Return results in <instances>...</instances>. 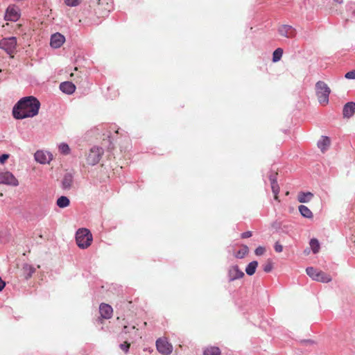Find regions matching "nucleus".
I'll return each mask as SVG.
<instances>
[{
	"mask_svg": "<svg viewBox=\"0 0 355 355\" xmlns=\"http://www.w3.org/2000/svg\"><path fill=\"white\" fill-rule=\"evenodd\" d=\"M9 157L8 154H2L0 155V163L3 164Z\"/></svg>",
	"mask_w": 355,
	"mask_h": 355,
	"instance_id": "obj_37",
	"label": "nucleus"
},
{
	"mask_svg": "<svg viewBox=\"0 0 355 355\" xmlns=\"http://www.w3.org/2000/svg\"><path fill=\"white\" fill-rule=\"evenodd\" d=\"M20 17L19 9L15 6H10L6 9L5 19L7 21H16Z\"/></svg>",
	"mask_w": 355,
	"mask_h": 355,
	"instance_id": "obj_11",
	"label": "nucleus"
},
{
	"mask_svg": "<svg viewBox=\"0 0 355 355\" xmlns=\"http://www.w3.org/2000/svg\"><path fill=\"white\" fill-rule=\"evenodd\" d=\"M6 286V283L0 277V291H1Z\"/></svg>",
	"mask_w": 355,
	"mask_h": 355,
	"instance_id": "obj_39",
	"label": "nucleus"
},
{
	"mask_svg": "<svg viewBox=\"0 0 355 355\" xmlns=\"http://www.w3.org/2000/svg\"><path fill=\"white\" fill-rule=\"evenodd\" d=\"M252 235V232L248 231L241 234L242 239H247L251 237Z\"/></svg>",
	"mask_w": 355,
	"mask_h": 355,
	"instance_id": "obj_38",
	"label": "nucleus"
},
{
	"mask_svg": "<svg viewBox=\"0 0 355 355\" xmlns=\"http://www.w3.org/2000/svg\"><path fill=\"white\" fill-rule=\"evenodd\" d=\"M258 266V262L257 261H253L250 262L245 268V272L247 275L251 276L255 273L257 267Z\"/></svg>",
	"mask_w": 355,
	"mask_h": 355,
	"instance_id": "obj_24",
	"label": "nucleus"
},
{
	"mask_svg": "<svg viewBox=\"0 0 355 355\" xmlns=\"http://www.w3.org/2000/svg\"><path fill=\"white\" fill-rule=\"evenodd\" d=\"M313 196L311 192H300L297 196V200L300 202L306 203L309 202Z\"/></svg>",
	"mask_w": 355,
	"mask_h": 355,
	"instance_id": "obj_21",
	"label": "nucleus"
},
{
	"mask_svg": "<svg viewBox=\"0 0 355 355\" xmlns=\"http://www.w3.org/2000/svg\"><path fill=\"white\" fill-rule=\"evenodd\" d=\"M345 77L347 79H355V70L346 73Z\"/></svg>",
	"mask_w": 355,
	"mask_h": 355,
	"instance_id": "obj_35",
	"label": "nucleus"
},
{
	"mask_svg": "<svg viewBox=\"0 0 355 355\" xmlns=\"http://www.w3.org/2000/svg\"><path fill=\"white\" fill-rule=\"evenodd\" d=\"M276 175L277 174H275L274 175H270V184H271V189H272V193H274V196H275V199L277 200L278 199V193L279 192V187L278 185V183H277V181L276 179Z\"/></svg>",
	"mask_w": 355,
	"mask_h": 355,
	"instance_id": "obj_19",
	"label": "nucleus"
},
{
	"mask_svg": "<svg viewBox=\"0 0 355 355\" xmlns=\"http://www.w3.org/2000/svg\"><path fill=\"white\" fill-rule=\"evenodd\" d=\"M265 252H266L265 248H263L262 246H259L258 248H256L254 253L257 256H261V255L263 254Z\"/></svg>",
	"mask_w": 355,
	"mask_h": 355,
	"instance_id": "obj_34",
	"label": "nucleus"
},
{
	"mask_svg": "<svg viewBox=\"0 0 355 355\" xmlns=\"http://www.w3.org/2000/svg\"><path fill=\"white\" fill-rule=\"evenodd\" d=\"M329 146L330 139L328 137L322 136L318 142V147L323 153L327 150Z\"/></svg>",
	"mask_w": 355,
	"mask_h": 355,
	"instance_id": "obj_20",
	"label": "nucleus"
},
{
	"mask_svg": "<svg viewBox=\"0 0 355 355\" xmlns=\"http://www.w3.org/2000/svg\"><path fill=\"white\" fill-rule=\"evenodd\" d=\"M69 204H70L69 199L67 197L64 196L58 198L56 201V205L60 208H65V207H68L69 205Z\"/></svg>",
	"mask_w": 355,
	"mask_h": 355,
	"instance_id": "obj_22",
	"label": "nucleus"
},
{
	"mask_svg": "<svg viewBox=\"0 0 355 355\" xmlns=\"http://www.w3.org/2000/svg\"><path fill=\"white\" fill-rule=\"evenodd\" d=\"M35 159L42 164H48L53 159V155L49 152L37 150L35 153Z\"/></svg>",
	"mask_w": 355,
	"mask_h": 355,
	"instance_id": "obj_10",
	"label": "nucleus"
},
{
	"mask_svg": "<svg viewBox=\"0 0 355 355\" xmlns=\"http://www.w3.org/2000/svg\"><path fill=\"white\" fill-rule=\"evenodd\" d=\"M65 37L59 33L53 34L51 37L50 44L54 49L60 48L64 42Z\"/></svg>",
	"mask_w": 355,
	"mask_h": 355,
	"instance_id": "obj_12",
	"label": "nucleus"
},
{
	"mask_svg": "<svg viewBox=\"0 0 355 355\" xmlns=\"http://www.w3.org/2000/svg\"><path fill=\"white\" fill-rule=\"evenodd\" d=\"M17 46V40L15 37L3 38L0 41V48L8 54L14 53Z\"/></svg>",
	"mask_w": 355,
	"mask_h": 355,
	"instance_id": "obj_7",
	"label": "nucleus"
},
{
	"mask_svg": "<svg viewBox=\"0 0 355 355\" xmlns=\"http://www.w3.org/2000/svg\"><path fill=\"white\" fill-rule=\"evenodd\" d=\"M249 249L247 245H243L241 248L235 252L234 256L237 259H243L248 253Z\"/></svg>",
	"mask_w": 355,
	"mask_h": 355,
	"instance_id": "obj_23",
	"label": "nucleus"
},
{
	"mask_svg": "<svg viewBox=\"0 0 355 355\" xmlns=\"http://www.w3.org/2000/svg\"><path fill=\"white\" fill-rule=\"evenodd\" d=\"M157 351L164 355L170 354L173 351L172 345L164 338H159L156 341Z\"/></svg>",
	"mask_w": 355,
	"mask_h": 355,
	"instance_id": "obj_9",
	"label": "nucleus"
},
{
	"mask_svg": "<svg viewBox=\"0 0 355 355\" xmlns=\"http://www.w3.org/2000/svg\"><path fill=\"white\" fill-rule=\"evenodd\" d=\"M40 105V102L35 96L23 97L14 105L12 116L17 120L33 117L38 114Z\"/></svg>",
	"mask_w": 355,
	"mask_h": 355,
	"instance_id": "obj_1",
	"label": "nucleus"
},
{
	"mask_svg": "<svg viewBox=\"0 0 355 355\" xmlns=\"http://www.w3.org/2000/svg\"><path fill=\"white\" fill-rule=\"evenodd\" d=\"M334 1L338 3H341L343 2V0H334Z\"/></svg>",
	"mask_w": 355,
	"mask_h": 355,
	"instance_id": "obj_40",
	"label": "nucleus"
},
{
	"mask_svg": "<svg viewBox=\"0 0 355 355\" xmlns=\"http://www.w3.org/2000/svg\"><path fill=\"white\" fill-rule=\"evenodd\" d=\"M64 3L68 6L74 7L80 3V0H64Z\"/></svg>",
	"mask_w": 355,
	"mask_h": 355,
	"instance_id": "obj_32",
	"label": "nucleus"
},
{
	"mask_svg": "<svg viewBox=\"0 0 355 355\" xmlns=\"http://www.w3.org/2000/svg\"><path fill=\"white\" fill-rule=\"evenodd\" d=\"M59 151L63 155H68L70 153V148L66 143H61L59 146Z\"/></svg>",
	"mask_w": 355,
	"mask_h": 355,
	"instance_id": "obj_30",
	"label": "nucleus"
},
{
	"mask_svg": "<svg viewBox=\"0 0 355 355\" xmlns=\"http://www.w3.org/2000/svg\"><path fill=\"white\" fill-rule=\"evenodd\" d=\"M113 9L112 0H98L96 12L101 17H105Z\"/></svg>",
	"mask_w": 355,
	"mask_h": 355,
	"instance_id": "obj_6",
	"label": "nucleus"
},
{
	"mask_svg": "<svg viewBox=\"0 0 355 355\" xmlns=\"http://www.w3.org/2000/svg\"><path fill=\"white\" fill-rule=\"evenodd\" d=\"M272 269V264L270 261H268L264 266H263V270L266 272H269Z\"/></svg>",
	"mask_w": 355,
	"mask_h": 355,
	"instance_id": "obj_33",
	"label": "nucleus"
},
{
	"mask_svg": "<svg viewBox=\"0 0 355 355\" xmlns=\"http://www.w3.org/2000/svg\"><path fill=\"white\" fill-rule=\"evenodd\" d=\"M103 153L102 148L94 146L92 148L87 157V162L89 165H96L98 164L101 158Z\"/></svg>",
	"mask_w": 355,
	"mask_h": 355,
	"instance_id": "obj_5",
	"label": "nucleus"
},
{
	"mask_svg": "<svg viewBox=\"0 0 355 355\" xmlns=\"http://www.w3.org/2000/svg\"><path fill=\"white\" fill-rule=\"evenodd\" d=\"M130 344L128 342H125L119 345L120 349L125 352V354H128L129 352Z\"/></svg>",
	"mask_w": 355,
	"mask_h": 355,
	"instance_id": "obj_31",
	"label": "nucleus"
},
{
	"mask_svg": "<svg viewBox=\"0 0 355 355\" xmlns=\"http://www.w3.org/2000/svg\"><path fill=\"white\" fill-rule=\"evenodd\" d=\"M60 89L65 94H71L75 92L76 87L71 82L66 81L60 83Z\"/></svg>",
	"mask_w": 355,
	"mask_h": 355,
	"instance_id": "obj_17",
	"label": "nucleus"
},
{
	"mask_svg": "<svg viewBox=\"0 0 355 355\" xmlns=\"http://www.w3.org/2000/svg\"><path fill=\"white\" fill-rule=\"evenodd\" d=\"M204 355H220V350L217 347H209L204 350Z\"/></svg>",
	"mask_w": 355,
	"mask_h": 355,
	"instance_id": "obj_26",
	"label": "nucleus"
},
{
	"mask_svg": "<svg viewBox=\"0 0 355 355\" xmlns=\"http://www.w3.org/2000/svg\"><path fill=\"white\" fill-rule=\"evenodd\" d=\"M23 270L25 273L26 279L30 278L35 271L34 267L29 264H25L23 267Z\"/></svg>",
	"mask_w": 355,
	"mask_h": 355,
	"instance_id": "obj_27",
	"label": "nucleus"
},
{
	"mask_svg": "<svg viewBox=\"0 0 355 355\" xmlns=\"http://www.w3.org/2000/svg\"><path fill=\"white\" fill-rule=\"evenodd\" d=\"M244 276V273L241 271L238 266H232L229 268L228 277L230 281H234Z\"/></svg>",
	"mask_w": 355,
	"mask_h": 355,
	"instance_id": "obj_13",
	"label": "nucleus"
},
{
	"mask_svg": "<svg viewBox=\"0 0 355 355\" xmlns=\"http://www.w3.org/2000/svg\"><path fill=\"white\" fill-rule=\"evenodd\" d=\"M274 248H275V250L277 252H281L283 250V246L278 242L275 243Z\"/></svg>",
	"mask_w": 355,
	"mask_h": 355,
	"instance_id": "obj_36",
	"label": "nucleus"
},
{
	"mask_svg": "<svg viewBox=\"0 0 355 355\" xmlns=\"http://www.w3.org/2000/svg\"><path fill=\"white\" fill-rule=\"evenodd\" d=\"M309 244H310V246H311V248L314 254L318 253L319 251V249H320V244H319L318 241L316 239H312L310 241Z\"/></svg>",
	"mask_w": 355,
	"mask_h": 355,
	"instance_id": "obj_28",
	"label": "nucleus"
},
{
	"mask_svg": "<svg viewBox=\"0 0 355 355\" xmlns=\"http://www.w3.org/2000/svg\"><path fill=\"white\" fill-rule=\"evenodd\" d=\"M355 112V103L349 102L346 103L343 107V116L344 117L349 118Z\"/></svg>",
	"mask_w": 355,
	"mask_h": 355,
	"instance_id": "obj_18",
	"label": "nucleus"
},
{
	"mask_svg": "<svg viewBox=\"0 0 355 355\" xmlns=\"http://www.w3.org/2000/svg\"><path fill=\"white\" fill-rule=\"evenodd\" d=\"M315 92L320 104L322 105H327L331 92V89L328 85L323 81H318L315 84Z\"/></svg>",
	"mask_w": 355,
	"mask_h": 355,
	"instance_id": "obj_3",
	"label": "nucleus"
},
{
	"mask_svg": "<svg viewBox=\"0 0 355 355\" xmlns=\"http://www.w3.org/2000/svg\"><path fill=\"white\" fill-rule=\"evenodd\" d=\"M278 31L281 35L287 38L294 37L296 34L295 28L289 25H282Z\"/></svg>",
	"mask_w": 355,
	"mask_h": 355,
	"instance_id": "obj_14",
	"label": "nucleus"
},
{
	"mask_svg": "<svg viewBox=\"0 0 355 355\" xmlns=\"http://www.w3.org/2000/svg\"><path fill=\"white\" fill-rule=\"evenodd\" d=\"M283 55V50L281 48H277L272 54V61L274 62H278L280 60L281 58Z\"/></svg>",
	"mask_w": 355,
	"mask_h": 355,
	"instance_id": "obj_29",
	"label": "nucleus"
},
{
	"mask_svg": "<svg viewBox=\"0 0 355 355\" xmlns=\"http://www.w3.org/2000/svg\"><path fill=\"white\" fill-rule=\"evenodd\" d=\"M0 184L17 187L19 185V182L12 173L9 171H1Z\"/></svg>",
	"mask_w": 355,
	"mask_h": 355,
	"instance_id": "obj_8",
	"label": "nucleus"
},
{
	"mask_svg": "<svg viewBox=\"0 0 355 355\" xmlns=\"http://www.w3.org/2000/svg\"><path fill=\"white\" fill-rule=\"evenodd\" d=\"M92 239V234L87 229H79L76 232V241L81 249L87 248L91 245Z\"/></svg>",
	"mask_w": 355,
	"mask_h": 355,
	"instance_id": "obj_2",
	"label": "nucleus"
},
{
	"mask_svg": "<svg viewBox=\"0 0 355 355\" xmlns=\"http://www.w3.org/2000/svg\"><path fill=\"white\" fill-rule=\"evenodd\" d=\"M306 274L314 281L322 283H328L331 281V277L327 273L317 270L313 267H308L306 269Z\"/></svg>",
	"mask_w": 355,
	"mask_h": 355,
	"instance_id": "obj_4",
	"label": "nucleus"
},
{
	"mask_svg": "<svg viewBox=\"0 0 355 355\" xmlns=\"http://www.w3.org/2000/svg\"><path fill=\"white\" fill-rule=\"evenodd\" d=\"M73 182V176L71 173H66L61 182L62 189L64 190H69L71 188Z\"/></svg>",
	"mask_w": 355,
	"mask_h": 355,
	"instance_id": "obj_16",
	"label": "nucleus"
},
{
	"mask_svg": "<svg viewBox=\"0 0 355 355\" xmlns=\"http://www.w3.org/2000/svg\"><path fill=\"white\" fill-rule=\"evenodd\" d=\"M99 312L102 318L110 319L112 316L113 309L110 305L101 303L99 306Z\"/></svg>",
	"mask_w": 355,
	"mask_h": 355,
	"instance_id": "obj_15",
	"label": "nucleus"
},
{
	"mask_svg": "<svg viewBox=\"0 0 355 355\" xmlns=\"http://www.w3.org/2000/svg\"><path fill=\"white\" fill-rule=\"evenodd\" d=\"M299 211L300 214L305 218H311L313 217L311 211L305 205L299 206Z\"/></svg>",
	"mask_w": 355,
	"mask_h": 355,
	"instance_id": "obj_25",
	"label": "nucleus"
}]
</instances>
